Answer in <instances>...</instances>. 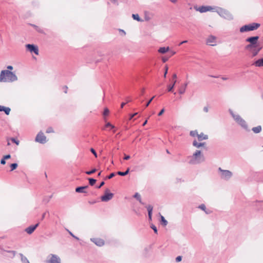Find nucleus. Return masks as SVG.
Segmentation results:
<instances>
[{"mask_svg":"<svg viewBox=\"0 0 263 263\" xmlns=\"http://www.w3.org/2000/svg\"><path fill=\"white\" fill-rule=\"evenodd\" d=\"M188 163L192 165L200 164L205 160L203 155L199 150H196L192 156L187 157Z\"/></svg>","mask_w":263,"mask_h":263,"instance_id":"1","label":"nucleus"},{"mask_svg":"<svg viewBox=\"0 0 263 263\" xmlns=\"http://www.w3.org/2000/svg\"><path fill=\"white\" fill-rule=\"evenodd\" d=\"M17 80L16 76L12 72L8 70H2L0 74V82H12Z\"/></svg>","mask_w":263,"mask_h":263,"instance_id":"2","label":"nucleus"},{"mask_svg":"<svg viewBox=\"0 0 263 263\" xmlns=\"http://www.w3.org/2000/svg\"><path fill=\"white\" fill-rule=\"evenodd\" d=\"M229 111L233 119L239 126H240L246 131H250V129L246 121L243 119H242L240 115L234 114L231 109H229Z\"/></svg>","mask_w":263,"mask_h":263,"instance_id":"3","label":"nucleus"},{"mask_svg":"<svg viewBox=\"0 0 263 263\" xmlns=\"http://www.w3.org/2000/svg\"><path fill=\"white\" fill-rule=\"evenodd\" d=\"M258 39V36H251L247 38L245 41L246 42L249 43V44L245 46V49L248 50L255 47L258 45L257 43Z\"/></svg>","mask_w":263,"mask_h":263,"instance_id":"4","label":"nucleus"},{"mask_svg":"<svg viewBox=\"0 0 263 263\" xmlns=\"http://www.w3.org/2000/svg\"><path fill=\"white\" fill-rule=\"evenodd\" d=\"M217 13L222 17L228 20H232L233 19V15L227 10L222 8H217Z\"/></svg>","mask_w":263,"mask_h":263,"instance_id":"5","label":"nucleus"},{"mask_svg":"<svg viewBox=\"0 0 263 263\" xmlns=\"http://www.w3.org/2000/svg\"><path fill=\"white\" fill-rule=\"evenodd\" d=\"M221 179L229 180L233 176V173L229 170H223L221 167L218 169Z\"/></svg>","mask_w":263,"mask_h":263,"instance_id":"6","label":"nucleus"},{"mask_svg":"<svg viewBox=\"0 0 263 263\" xmlns=\"http://www.w3.org/2000/svg\"><path fill=\"white\" fill-rule=\"evenodd\" d=\"M114 197V194L109 192V190L106 189L105 191V194L104 195L101 197V199L102 201L103 202H107L111 200Z\"/></svg>","mask_w":263,"mask_h":263,"instance_id":"7","label":"nucleus"},{"mask_svg":"<svg viewBox=\"0 0 263 263\" xmlns=\"http://www.w3.org/2000/svg\"><path fill=\"white\" fill-rule=\"evenodd\" d=\"M35 140L36 142L41 144H44L47 142L46 136L41 132L36 135Z\"/></svg>","mask_w":263,"mask_h":263,"instance_id":"8","label":"nucleus"},{"mask_svg":"<svg viewBox=\"0 0 263 263\" xmlns=\"http://www.w3.org/2000/svg\"><path fill=\"white\" fill-rule=\"evenodd\" d=\"M49 257L50 258L46 261L47 263H61V259L58 255L51 254Z\"/></svg>","mask_w":263,"mask_h":263,"instance_id":"9","label":"nucleus"},{"mask_svg":"<svg viewBox=\"0 0 263 263\" xmlns=\"http://www.w3.org/2000/svg\"><path fill=\"white\" fill-rule=\"evenodd\" d=\"M196 10L201 13H204L209 11H213L215 10V8L209 6H202L199 8H196Z\"/></svg>","mask_w":263,"mask_h":263,"instance_id":"10","label":"nucleus"},{"mask_svg":"<svg viewBox=\"0 0 263 263\" xmlns=\"http://www.w3.org/2000/svg\"><path fill=\"white\" fill-rule=\"evenodd\" d=\"M262 49V47L260 46L259 45L256 46L255 47H254L253 48H252L251 49H249L248 51H250L251 52V57L252 58L255 57L256 56L259 51Z\"/></svg>","mask_w":263,"mask_h":263,"instance_id":"11","label":"nucleus"},{"mask_svg":"<svg viewBox=\"0 0 263 263\" xmlns=\"http://www.w3.org/2000/svg\"><path fill=\"white\" fill-rule=\"evenodd\" d=\"M26 47L30 52H33L36 55L39 54V49L37 46L33 44H27Z\"/></svg>","mask_w":263,"mask_h":263,"instance_id":"12","label":"nucleus"},{"mask_svg":"<svg viewBox=\"0 0 263 263\" xmlns=\"http://www.w3.org/2000/svg\"><path fill=\"white\" fill-rule=\"evenodd\" d=\"M216 37L213 35H210L206 40V44L210 46H215Z\"/></svg>","mask_w":263,"mask_h":263,"instance_id":"13","label":"nucleus"},{"mask_svg":"<svg viewBox=\"0 0 263 263\" xmlns=\"http://www.w3.org/2000/svg\"><path fill=\"white\" fill-rule=\"evenodd\" d=\"M90 240L98 246L101 247L104 245V241L101 238H93Z\"/></svg>","mask_w":263,"mask_h":263,"instance_id":"14","label":"nucleus"},{"mask_svg":"<svg viewBox=\"0 0 263 263\" xmlns=\"http://www.w3.org/2000/svg\"><path fill=\"white\" fill-rule=\"evenodd\" d=\"M39 223H36L34 226H30L29 227L25 229V231L28 234H31L36 228L39 226Z\"/></svg>","mask_w":263,"mask_h":263,"instance_id":"15","label":"nucleus"},{"mask_svg":"<svg viewBox=\"0 0 263 263\" xmlns=\"http://www.w3.org/2000/svg\"><path fill=\"white\" fill-rule=\"evenodd\" d=\"M177 78V74L176 73L173 74V79H174V81H173L172 85H170L167 87V90L170 92L173 91V89L175 86V85L177 82L176 79Z\"/></svg>","mask_w":263,"mask_h":263,"instance_id":"16","label":"nucleus"},{"mask_svg":"<svg viewBox=\"0 0 263 263\" xmlns=\"http://www.w3.org/2000/svg\"><path fill=\"white\" fill-rule=\"evenodd\" d=\"M252 65H254L256 67H262L263 66V58L259 59L258 60L255 61L253 64Z\"/></svg>","mask_w":263,"mask_h":263,"instance_id":"17","label":"nucleus"},{"mask_svg":"<svg viewBox=\"0 0 263 263\" xmlns=\"http://www.w3.org/2000/svg\"><path fill=\"white\" fill-rule=\"evenodd\" d=\"M144 14V20L145 21H149L152 18L153 16V14L148 11H145Z\"/></svg>","mask_w":263,"mask_h":263,"instance_id":"18","label":"nucleus"},{"mask_svg":"<svg viewBox=\"0 0 263 263\" xmlns=\"http://www.w3.org/2000/svg\"><path fill=\"white\" fill-rule=\"evenodd\" d=\"M88 187V185L83 186H79L76 189V192L77 193H86V191L85 190Z\"/></svg>","mask_w":263,"mask_h":263,"instance_id":"19","label":"nucleus"},{"mask_svg":"<svg viewBox=\"0 0 263 263\" xmlns=\"http://www.w3.org/2000/svg\"><path fill=\"white\" fill-rule=\"evenodd\" d=\"M10 108L8 107L0 105V111H4L7 115H9L10 112Z\"/></svg>","mask_w":263,"mask_h":263,"instance_id":"20","label":"nucleus"},{"mask_svg":"<svg viewBox=\"0 0 263 263\" xmlns=\"http://www.w3.org/2000/svg\"><path fill=\"white\" fill-rule=\"evenodd\" d=\"M249 25H250V31L256 30L260 26V24L256 23H253L249 24Z\"/></svg>","mask_w":263,"mask_h":263,"instance_id":"21","label":"nucleus"},{"mask_svg":"<svg viewBox=\"0 0 263 263\" xmlns=\"http://www.w3.org/2000/svg\"><path fill=\"white\" fill-rule=\"evenodd\" d=\"M239 31L241 33L250 31V25H246L242 26L241 28H240Z\"/></svg>","mask_w":263,"mask_h":263,"instance_id":"22","label":"nucleus"},{"mask_svg":"<svg viewBox=\"0 0 263 263\" xmlns=\"http://www.w3.org/2000/svg\"><path fill=\"white\" fill-rule=\"evenodd\" d=\"M197 137H198V140L199 141H201L203 140H206L208 139V136L206 135H204L202 133H200V134H198Z\"/></svg>","mask_w":263,"mask_h":263,"instance_id":"23","label":"nucleus"},{"mask_svg":"<svg viewBox=\"0 0 263 263\" xmlns=\"http://www.w3.org/2000/svg\"><path fill=\"white\" fill-rule=\"evenodd\" d=\"M187 83H185L181 85L179 89V92L180 94H183L186 90Z\"/></svg>","mask_w":263,"mask_h":263,"instance_id":"24","label":"nucleus"},{"mask_svg":"<svg viewBox=\"0 0 263 263\" xmlns=\"http://www.w3.org/2000/svg\"><path fill=\"white\" fill-rule=\"evenodd\" d=\"M205 144V142L198 143L196 140H194L193 142V145L197 148H199L201 146H203Z\"/></svg>","mask_w":263,"mask_h":263,"instance_id":"25","label":"nucleus"},{"mask_svg":"<svg viewBox=\"0 0 263 263\" xmlns=\"http://www.w3.org/2000/svg\"><path fill=\"white\" fill-rule=\"evenodd\" d=\"M261 126L260 125H258L256 127H253L252 128V130L254 133L255 134H258L261 131Z\"/></svg>","mask_w":263,"mask_h":263,"instance_id":"26","label":"nucleus"},{"mask_svg":"<svg viewBox=\"0 0 263 263\" xmlns=\"http://www.w3.org/2000/svg\"><path fill=\"white\" fill-rule=\"evenodd\" d=\"M134 197L135 198H136L137 200H138L139 201V202L142 204H144V203L141 200V195H140L139 193H136L134 195Z\"/></svg>","mask_w":263,"mask_h":263,"instance_id":"27","label":"nucleus"},{"mask_svg":"<svg viewBox=\"0 0 263 263\" xmlns=\"http://www.w3.org/2000/svg\"><path fill=\"white\" fill-rule=\"evenodd\" d=\"M168 50H169V47H160L158 51L160 53H165V52H166Z\"/></svg>","mask_w":263,"mask_h":263,"instance_id":"28","label":"nucleus"},{"mask_svg":"<svg viewBox=\"0 0 263 263\" xmlns=\"http://www.w3.org/2000/svg\"><path fill=\"white\" fill-rule=\"evenodd\" d=\"M132 17L134 20H136L138 22H142L143 21L140 18L139 15L138 14H132Z\"/></svg>","mask_w":263,"mask_h":263,"instance_id":"29","label":"nucleus"},{"mask_svg":"<svg viewBox=\"0 0 263 263\" xmlns=\"http://www.w3.org/2000/svg\"><path fill=\"white\" fill-rule=\"evenodd\" d=\"M129 172V168H128L125 172H120V171L118 172L117 174L120 176H126V175H127L128 174Z\"/></svg>","mask_w":263,"mask_h":263,"instance_id":"30","label":"nucleus"},{"mask_svg":"<svg viewBox=\"0 0 263 263\" xmlns=\"http://www.w3.org/2000/svg\"><path fill=\"white\" fill-rule=\"evenodd\" d=\"M146 209L148 211V216H152V212L153 209V206H152L151 205H148L146 206Z\"/></svg>","mask_w":263,"mask_h":263,"instance_id":"31","label":"nucleus"},{"mask_svg":"<svg viewBox=\"0 0 263 263\" xmlns=\"http://www.w3.org/2000/svg\"><path fill=\"white\" fill-rule=\"evenodd\" d=\"M20 255L21 257V261L23 263H30L27 258L22 254H20Z\"/></svg>","mask_w":263,"mask_h":263,"instance_id":"32","label":"nucleus"},{"mask_svg":"<svg viewBox=\"0 0 263 263\" xmlns=\"http://www.w3.org/2000/svg\"><path fill=\"white\" fill-rule=\"evenodd\" d=\"M161 221L162 224L164 226H166L168 222H167V220H165L164 217L162 215H161Z\"/></svg>","mask_w":263,"mask_h":263,"instance_id":"33","label":"nucleus"},{"mask_svg":"<svg viewBox=\"0 0 263 263\" xmlns=\"http://www.w3.org/2000/svg\"><path fill=\"white\" fill-rule=\"evenodd\" d=\"M89 183L90 185H93L96 182V180L93 178H89Z\"/></svg>","mask_w":263,"mask_h":263,"instance_id":"34","label":"nucleus"},{"mask_svg":"<svg viewBox=\"0 0 263 263\" xmlns=\"http://www.w3.org/2000/svg\"><path fill=\"white\" fill-rule=\"evenodd\" d=\"M198 132L197 130H192L190 132V135L192 137H195L198 136Z\"/></svg>","mask_w":263,"mask_h":263,"instance_id":"35","label":"nucleus"},{"mask_svg":"<svg viewBox=\"0 0 263 263\" xmlns=\"http://www.w3.org/2000/svg\"><path fill=\"white\" fill-rule=\"evenodd\" d=\"M17 167V164L16 163H12L11 165H10V167H11V171H12L13 170H14L15 169H16Z\"/></svg>","mask_w":263,"mask_h":263,"instance_id":"36","label":"nucleus"},{"mask_svg":"<svg viewBox=\"0 0 263 263\" xmlns=\"http://www.w3.org/2000/svg\"><path fill=\"white\" fill-rule=\"evenodd\" d=\"M35 29V30L40 33H43V31L42 29H41L40 28H39L38 26L35 25H31Z\"/></svg>","mask_w":263,"mask_h":263,"instance_id":"37","label":"nucleus"},{"mask_svg":"<svg viewBox=\"0 0 263 263\" xmlns=\"http://www.w3.org/2000/svg\"><path fill=\"white\" fill-rule=\"evenodd\" d=\"M10 140L12 142L15 143L16 145L19 144L20 141L18 140L15 139V138H10Z\"/></svg>","mask_w":263,"mask_h":263,"instance_id":"38","label":"nucleus"},{"mask_svg":"<svg viewBox=\"0 0 263 263\" xmlns=\"http://www.w3.org/2000/svg\"><path fill=\"white\" fill-rule=\"evenodd\" d=\"M96 171H97V170L96 168H93L90 171H87L86 172V174L87 175H91V174L95 173Z\"/></svg>","mask_w":263,"mask_h":263,"instance_id":"39","label":"nucleus"},{"mask_svg":"<svg viewBox=\"0 0 263 263\" xmlns=\"http://www.w3.org/2000/svg\"><path fill=\"white\" fill-rule=\"evenodd\" d=\"M198 208H199L200 209H201V210H203V211H205V210H206V206H205V205L204 204H200V205L198 206Z\"/></svg>","mask_w":263,"mask_h":263,"instance_id":"40","label":"nucleus"},{"mask_svg":"<svg viewBox=\"0 0 263 263\" xmlns=\"http://www.w3.org/2000/svg\"><path fill=\"white\" fill-rule=\"evenodd\" d=\"M109 109L107 108L104 109V112H103V115L104 116H107L109 114Z\"/></svg>","mask_w":263,"mask_h":263,"instance_id":"41","label":"nucleus"},{"mask_svg":"<svg viewBox=\"0 0 263 263\" xmlns=\"http://www.w3.org/2000/svg\"><path fill=\"white\" fill-rule=\"evenodd\" d=\"M151 228L154 230L155 233H157V229L155 226H154V224H152Z\"/></svg>","mask_w":263,"mask_h":263,"instance_id":"42","label":"nucleus"},{"mask_svg":"<svg viewBox=\"0 0 263 263\" xmlns=\"http://www.w3.org/2000/svg\"><path fill=\"white\" fill-rule=\"evenodd\" d=\"M46 133H53V130L52 129V127H49L46 130Z\"/></svg>","mask_w":263,"mask_h":263,"instance_id":"43","label":"nucleus"},{"mask_svg":"<svg viewBox=\"0 0 263 263\" xmlns=\"http://www.w3.org/2000/svg\"><path fill=\"white\" fill-rule=\"evenodd\" d=\"M115 175V173H112L109 176L106 177V178H107L108 179H110L112 178L113 177H114Z\"/></svg>","mask_w":263,"mask_h":263,"instance_id":"44","label":"nucleus"},{"mask_svg":"<svg viewBox=\"0 0 263 263\" xmlns=\"http://www.w3.org/2000/svg\"><path fill=\"white\" fill-rule=\"evenodd\" d=\"M155 98V96H153L147 102V103L145 105V107H147L149 104L151 103V102L152 101V100L154 99V98Z\"/></svg>","mask_w":263,"mask_h":263,"instance_id":"45","label":"nucleus"},{"mask_svg":"<svg viewBox=\"0 0 263 263\" xmlns=\"http://www.w3.org/2000/svg\"><path fill=\"white\" fill-rule=\"evenodd\" d=\"M90 151L94 155V156L96 157H97V153L96 152L95 150L93 148H91L90 149Z\"/></svg>","mask_w":263,"mask_h":263,"instance_id":"46","label":"nucleus"},{"mask_svg":"<svg viewBox=\"0 0 263 263\" xmlns=\"http://www.w3.org/2000/svg\"><path fill=\"white\" fill-rule=\"evenodd\" d=\"M106 127H110L111 128H114L115 126L111 125L109 122H108L105 125Z\"/></svg>","mask_w":263,"mask_h":263,"instance_id":"47","label":"nucleus"},{"mask_svg":"<svg viewBox=\"0 0 263 263\" xmlns=\"http://www.w3.org/2000/svg\"><path fill=\"white\" fill-rule=\"evenodd\" d=\"M182 260V256H178L176 258V261L179 262Z\"/></svg>","mask_w":263,"mask_h":263,"instance_id":"48","label":"nucleus"},{"mask_svg":"<svg viewBox=\"0 0 263 263\" xmlns=\"http://www.w3.org/2000/svg\"><path fill=\"white\" fill-rule=\"evenodd\" d=\"M167 70H168V67L167 66H165V71H164V78L166 77V74H167Z\"/></svg>","mask_w":263,"mask_h":263,"instance_id":"49","label":"nucleus"},{"mask_svg":"<svg viewBox=\"0 0 263 263\" xmlns=\"http://www.w3.org/2000/svg\"><path fill=\"white\" fill-rule=\"evenodd\" d=\"M11 158V156L10 155L8 154V155H5L3 157V158L6 160V159H8L9 158Z\"/></svg>","mask_w":263,"mask_h":263,"instance_id":"50","label":"nucleus"},{"mask_svg":"<svg viewBox=\"0 0 263 263\" xmlns=\"http://www.w3.org/2000/svg\"><path fill=\"white\" fill-rule=\"evenodd\" d=\"M119 30L121 32V35H125L126 34V32L124 30L120 29Z\"/></svg>","mask_w":263,"mask_h":263,"instance_id":"51","label":"nucleus"},{"mask_svg":"<svg viewBox=\"0 0 263 263\" xmlns=\"http://www.w3.org/2000/svg\"><path fill=\"white\" fill-rule=\"evenodd\" d=\"M104 184H105L104 182V181H102V182L100 183V185H99V186H98L97 187L98 189H100V188H101L102 186H103V185H104Z\"/></svg>","mask_w":263,"mask_h":263,"instance_id":"52","label":"nucleus"},{"mask_svg":"<svg viewBox=\"0 0 263 263\" xmlns=\"http://www.w3.org/2000/svg\"><path fill=\"white\" fill-rule=\"evenodd\" d=\"M1 163L3 165L6 164V160L3 158L1 160Z\"/></svg>","mask_w":263,"mask_h":263,"instance_id":"53","label":"nucleus"},{"mask_svg":"<svg viewBox=\"0 0 263 263\" xmlns=\"http://www.w3.org/2000/svg\"><path fill=\"white\" fill-rule=\"evenodd\" d=\"M203 111L205 112H208L209 111V108L208 106H205L203 107Z\"/></svg>","mask_w":263,"mask_h":263,"instance_id":"54","label":"nucleus"},{"mask_svg":"<svg viewBox=\"0 0 263 263\" xmlns=\"http://www.w3.org/2000/svg\"><path fill=\"white\" fill-rule=\"evenodd\" d=\"M164 112V109L163 108L161 110V111L158 113V116H161L163 112Z\"/></svg>","mask_w":263,"mask_h":263,"instance_id":"55","label":"nucleus"},{"mask_svg":"<svg viewBox=\"0 0 263 263\" xmlns=\"http://www.w3.org/2000/svg\"><path fill=\"white\" fill-rule=\"evenodd\" d=\"M137 114H138V112H136L134 114L131 115L130 116V118H129V120H132L133 119V118H134V117H135Z\"/></svg>","mask_w":263,"mask_h":263,"instance_id":"56","label":"nucleus"},{"mask_svg":"<svg viewBox=\"0 0 263 263\" xmlns=\"http://www.w3.org/2000/svg\"><path fill=\"white\" fill-rule=\"evenodd\" d=\"M130 158V156L129 155H125L124 157V160H128Z\"/></svg>","mask_w":263,"mask_h":263,"instance_id":"57","label":"nucleus"},{"mask_svg":"<svg viewBox=\"0 0 263 263\" xmlns=\"http://www.w3.org/2000/svg\"><path fill=\"white\" fill-rule=\"evenodd\" d=\"M63 89H65V90H64V92H65V93H66L67 92V89H68L67 86H64Z\"/></svg>","mask_w":263,"mask_h":263,"instance_id":"58","label":"nucleus"},{"mask_svg":"<svg viewBox=\"0 0 263 263\" xmlns=\"http://www.w3.org/2000/svg\"><path fill=\"white\" fill-rule=\"evenodd\" d=\"M168 60V58H162V61L163 63L166 62Z\"/></svg>","mask_w":263,"mask_h":263,"instance_id":"59","label":"nucleus"},{"mask_svg":"<svg viewBox=\"0 0 263 263\" xmlns=\"http://www.w3.org/2000/svg\"><path fill=\"white\" fill-rule=\"evenodd\" d=\"M187 42V41L185 40V41H183L182 42H181V43H179V45H182V44H184V43H186Z\"/></svg>","mask_w":263,"mask_h":263,"instance_id":"60","label":"nucleus"},{"mask_svg":"<svg viewBox=\"0 0 263 263\" xmlns=\"http://www.w3.org/2000/svg\"><path fill=\"white\" fill-rule=\"evenodd\" d=\"M7 69H9V70H12V69H13V67L12 66H10V65L8 66H7Z\"/></svg>","mask_w":263,"mask_h":263,"instance_id":"61","label":"nucleus"},{"mask_svg":"<svg viewBox=\"0 0 263 263\" xmlns=\"http://www.w3.org/2000/svg\"><path fill=\"white\" fill-rule=\"evenodd\" d=\"M126 103H122L121 105V108H123L124 107V106L125 105Z\"/></svg>","mask_w":263,"mask_h":263,"instance_id":"62","label":"nucleus"},{"mask_svg":"<svg viewBox=\"0 0 263 263\" xmlns=\"http://www.w3.org/2000/svg\"><path fill=\"white\" fill-rule=\"evenodd\" d=\"M147 122V120H146L144 122V123H143V125H143V126H145V125L146 124Z\"/></svg>","mask_w":263,"mask_h":263,"instance_id":"63","label":"nucleus"},{"mask_svg":"<svg viewBox=\"0 0 263 263\" xmlns=\"http://www.w3.org/2000/svg\"><path fill=\"white\" fill-rule=\"evenodd\" d=\"M45 215H46V213H44L42 215V219H43L45 218Z\"/></svg>","mask_w":263,"mask_h":263,"instance_id":"64","label":"nucleus"}]
</instances>
